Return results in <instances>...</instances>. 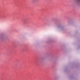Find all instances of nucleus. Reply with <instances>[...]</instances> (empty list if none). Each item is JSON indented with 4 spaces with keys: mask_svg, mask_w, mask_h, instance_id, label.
<instances>
[{
    "mask_svg": "<svg viewBox=\"0 0 80 80\" xmlns=\"http://www.w3.org/2000/svg\"><path fill=\"white\" fill-rule=\"evenodd\" d=\"M57 30H58L59 31H62L63 29V28L62 26H59L57 28Z\"/></svg>",
    "mask_w": 80,
    "mask_h": 80,
    "instance_id": "f257e3e1",
    "label": "nucleus"
},
{
    "mask_svg": "<svg viewBox=\"0 0 80 80\" xmlns=\"http://www.w3.org/2000/svg\"><path fill=\"white\" fill-rule=\"evenodd\" d=\"M77 2L78 3H80V0H77Z\"/></svg>",
    "mask_w": 80,
    "mask_h": 80,
    "instance_id": "f03ea898",
    "label": "nucleus"
}]
</instances>
